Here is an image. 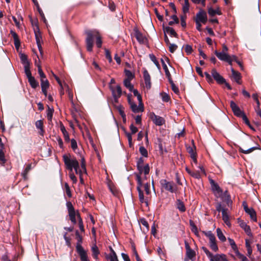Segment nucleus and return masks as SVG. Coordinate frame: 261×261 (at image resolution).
<instances>
[{
	"mask_svg": "<svg viewBox=\"0 0 261 261\" xmlns=\"http://www.w3.org/2000/svg\"><path fill=\"white\" fill-rule=\"evenodd\" d=\"M6 162L5 159V153L3 151L2 148L0 149V163L4 165Z\"/></svg>",
	"mask_w": 261,
	"mask_h": 261,
	"instance_id": "44",
	"label": "nucleus"
},
{
	"mask_svg": "<svg viewBox=\"0 0 261 261\" xmlns=\"http://www.w3.org/2000/svg\"><path fill=\"white\" fill-rule=\"evenodd\" d=\"M209 180L212 190L215 196L217 198L221 197L223 194V191L222 189L213 179H210Z\"/></svg>",
	"mask_w": 261,
	"mask_h": 261,
	"instance_id": "7",
	"label": "nucleus"
},
{
	"mask_svg": "<svg viewBox=\"0 0 261 261\" xmlns=\"http://www.w3.org/2000/svg\"><path fill=\"white\" fill-rule=\"evenodd\" d=\"M109 87L112 92L113 96L115 98H117L121 96L122 91L121 87L119 85H117L116 87L109 86Z\"/></svg>",
	"mask_w": 261,
	"mask_h": 261,
	"instance_id": "15",
	"label": "nucleus"
},
{
	"mask_svg": "<svg viewBox=\"0 0 261 261\" xmlns=\"http://www.w3.org/2000/svg\"><path fill=\"white\" fill-rule=\"evenodd\" d=\"M250 215V218L254 221H257L256 212L252 208H250L249 211L246 212Z\"/></svg>",
	"mask_w": 261,
	"mask_h": 261,
	"instance_id": "31",
	"label": "nucleus"
},
{
	"mask_svg": "<svg viewBox=\"0 0 261 261\" xmlns=\"http://www.w3.org/2000/svg\"><path fill=\"white\" fill-rule=\"evenodd\" d=\"M76 251L80 256L81 261H90L88 259L87 252L83 248L76 249Z\"/></svg>",
	"mask_w": 261,
	"mask_h": 261,
	"instance_id": "19",
	"label": "nucleus"
},
{
	"mask_svg": "<svg viewBox=\"0 0 261 261\" xmlns=\"http://www.w3.org/2000/svg\"><path fill=\"white\" fill-rule=\"evenodd\" d=\"M171 18L173 20L169 22V25H172L174 23H178L179 22L178 19L175 15H172Z\"/></svg>",
	"mask_w": 261,
	"mask_h": 261,
	"instance_id": "50",
	"label": "nucleus"
},
{
	"mask_svg": "<svg viewBox=\"0 0 261 261\" xmlns=\"http://www.w3.org/2000/svg\"><path fill=\"white\" fill-rule=\"evenodd\" d=\"M139 151L141 154L144 156H147L148 153L147 150L145 148V147L141 146L139 148Z\"/></svg>",
	"mask_w": 261,
	"mask_h": 261,
	"instance_id": "54",
	"label": "nucleus"
},
{
	"mask_svg": "<svg viewBox=\"0 0 261 261\" xmlns=\"http://www.w3.org/2000/svg\"><path fill=\"white\" fill-rule=\"evenodd\" d=\"M71 146L73 150H75L77 148V143H76V141H75V140H74L73 139H71Z\"/></svg>",
	"mask_w": 261,
	"mask_h": 261,
	"instance_id": "59",
	"label": "nucleus"
},
{
	"mask_svg": "<svg viewBox=\"0 0 261 261\" xmlns=\"http://www.w3.org/2000/svg\"><path fill=\"white\" fill-rule=\"evenodd\" d=\"M76 239H77V243L76 246V249L83 248L82 246V237L80 234V233L78 231H76L75 232Z\"/></svg>",
	"mask_w": 261,
	"mask_h": 261,
	"instance_id": "23",
	"label": "nucleus"
},
{
	"mask_svg": "<svg viewBox=\"0 0 261 261\" xmlns=\"http://www.w3.org/2000/svg\"><path fill=\"white\" fill-rule=\"evenodd\" d=\"M207 15L206 12L202 9H200L196 14L195 21L205 23L207 21Z\"/></svg>",
	"mask_w": 261,
	"mask_h": 261,
	"instance_id": "13",
	"label": "nucleus"
},
{
	"mask_svg": "<svg viewBox=\"0 0 261 261\" xmlns=\"http://www.w3.org/2000/svg\"><path fill=\"white\" fill-rule=\"evenodd\" d=\"M34 31L36 43L37 44H39L41 42L42 37L38 28L37 27V30H35Z\"/></svg>",
	"mask_w": 261,
	"mask_h": 261,
	"instance_id": "35",
	"label": "nucleus"
},
{
	"mask_svg": "<svg viewBox=\"0 0 261 261\" xmlns=\"http://www.w3.org/2000/svg\"><path fill=\"white\" fill-rule=\"evenodd\" d=\"M215 54L219 60L227 62L230 65H231L233 59L236 60L237 59L235 56L231 57L227 53H225L224 52H218L215 50Z\"/></svg>",
	"mask_w": 261,
	"mask_h": 261,
	"instance_id": "5",
	"label": "nucleus"
},
{
	"mask_svg": "<svg viewBox=\"0 0 261 261\" xmlns=\"http://www.w3.org/2000/svg\"><path fill=\"white\" fill-rule=\"evenodd\" d=\"M203 233L209 239L211 249L214 252H217L219 248L217 245L216 239L214 234L211 231H203Z\"/></svg>",
	"mask_w": 261,
	"mask_h": 261,
	"instance_id": "4",
	"label": "nucleus"
},
{
	"mask_svg": "<svg viewBox=\"0 0 261 261\" xmlns=\"http://www.w3.org/2000/svg\"><path fill=\"white\" fill-rule=\"evenodd\" d=\"M185 51L188 55H190L193 51L192 47L189 45H186L185 47Z\"/></svg>",
	"mask_w": 261,
	"mask_h": 261,
	"instance_id": "57",
	"label": "nucleus"
},
{
	"mask_svg": "<svg viewBox=\"0 0 261 261\" xmlns=\"http://www.w3.org/2000/svg\"><path fill=\"white\" fill-rule=\"evenodd\" d=\"M236 255L238 256L239 258H240L241 261H249L248 258L243 254H241L239 250H237L236 251Z\"/></svg>",
	"mask_w": 261,
	"mask_h": 261,
	"instance_id": "45",
	"label": "nucleus"
},
{
	"mask_svg": "<svg viewBox=\"0 0 261 261\" xmlns=\"http://www.w3.org/2000/svg\"><path fill=\"white\" fill-rule=\"evenodd\" d=\"M106 258L110 261H119L115 252L106 255Z\"/></svg>",
	"mask_w": 261,
	"mask_h": 261,
	"instance_id": "36",
	"label": "nucleus"
},
{
	"mask_svg": "<svg viewBox=\"0 0 261 261\" xmlns=\"http://www.w3.org/2000/svg\"><path fill=\"white\" fill-rule=\"evenodd\" d=\"M185 248L186 250V256L190 259H193L196 256L195 251L192 249L187 241H185Z\"/></svg>",
	"mask_w": 261,
	"mask_h": 261,
	"instance_id": "11",
	"label": "nucleus"
},
{
	"mask_svg": "<svg viewBox=\"0 0 261 261\" xmlns=\"http://www.w3.org/2000/svg\"><path fill=\"white\" fill-rule=\"evenodd\" d=\"M49 84L47 79H41L42 91L45 96H47V90L49 87Z\"/></svg>",
	"mask_w": 261,
	"mask_h": 261,
	"instance_id": "20",
	"label": "nucleus"
},
{
	"mask_svg": "<svg viewBox=\"0 0 261 261\" xmlns=\"http://www.w3.org/2000/svg\"><path fill=\"white\" fill-rule=\"evenodd\" d=\"M190 175L195 178H200L201 177L200 173L199 171H192Z\"/></svg>",
	"mask_w": 261,
	"mask_h": 261,
	"instance_id": "51",
	"label": "nucleus"
},
{
	"mask_svg": "<svg viewBox=\"0 0 261 261\" xmlns=\"http://www.w3.org/2000/svg\"><path fill=\"white\" fill-rule=\"evenodd\" d=\"M187 18V16L186 14L182 15L181 16V25L183 28H185L186 27V19Z\"/></svg>",
	"mask_w": 261,
	"mask_h": 261,
	"instance_id": "56",
	"label": "nucleus"
},
{
	"mask_svg": "<svg viewBox=\"0 0 261 261\" xmlns=\"http://www.w3.org/2000/svg\"><path fill=\"white\" fill-rule=\"evenodd\" d=\"M165 33L170 35L173 37H177V33L175 32L174 30L169 27H166L165 29Z\"/></svg>",
	"mask_w": 261,
	"mask_h": 261,
	"instance_id": "30",
	"label": "nucleus"
},
{
	"mask_svg": "<svg viewBox=\"0 0 261 261\" xmlns=\"http://www.w3.org/2000/svg\"><path fill=\"white\" fill-rule=\"evenodd\" d=\"M189 10V0H184V4L182 6V11L186 14Z\"/></svg>",
	"mask_w": 261,
	"mask_h": 261,
	"instance_id": "42",
	"label": "nucleus"
},
{
	"mask_svg": "<svg viewBox=\"0 0 261 261\" xmlns=\"http://www.w3.org/2000/svg\"><path fill=\"white\" fill-rule=\"evenodd\" d=\"M151 60L154 63L158 69L160 68V65L159 62L157 61L156 57L153 54L149 55Z\"/></svg>",
	"mask_w": 261,
	"mask_h": 261,
	"instance_id": "46",
	"label": "nucleus"
},
{
	"mask_svg": "<svg viewBox=\"0 0 261 261\" xmlns=\"http://www.w3.org/2000/svg\"><path fill=\"white\" fill-rule=\"evenodd\" d=\"M135 37L137 40L140 43H145L146 42V38L145 36L143 35L142 33H141L139 31H137L135 33Z\"/></svg>",
	"mask_w": 261,
	"mask_h": 261,
	"instance_id": "22",
	"label": "nucleus"
},
{
	"mask_svg": "<svg viewBox=\"0 0 261 261\" xmlns=\"http://www.w3.org/2000/svg\"><path fill=\"white\" fill-rule=\"evenodd\" d=\"M36 127L40 130L39 134L43 136L44 134L43 123L42 120H38L35 123Z\"/></svg>",
	"mask_w": 261,
	"mask_h": 261,
	"instance_id": "26",
	"label": "nucleus"
},
{
	"mask_svg": "<svg viewBox=\"0 0 261 261\" xmlns=\"http://www.w3.org/2000/svg\"><path fill=\"white\" fill-rule=\"evenodd\" d=\"M66 206L67 207L68 212H72V211H75L74 208V207H73V206L72 205V203L71 202H70V201L67 202V203H66Z\"/></svg>",
	"mask_w": 261,
	"mask_h": 261,
	"instance_id": "55",
	"label": "nucleus"
},
{
	"mask_svg": "<svg viewBox=\"0 0 261 261\" xmlns=\"http://www.w3.org/2000/svg\"><path fill=\"white\" fill-rule=\"evenodd\" d=\"M230 106L232 111L236 116L242 117L244 114H245L234 101H231L230 102Z\"/></svg>",
	"mask_w": 261,
	"mask_h": 261,
	"instance_id": "14",
	"label": "nucleus"
},
{
	"mask_svg": "<svg viewBox=\"0 0 261 261\" xmlns=\"http://www.w3.org/2000/svg\"><path fill=\"white\" fill-rule=\"evenodd\" d=\"M24 71L28 79L30 77L32 76L31 72L30 69L29 64H26L24 65Z\"/></svg>",
	"mask_w": 261,
	"mask_h": 261,
	"instance_id": "48",
	"label": "nucleus"
},
{
	"mask_svg": "<svg viewBox=\"0 0 261 261\" xmlns=\"http://www.w3.org/2000/svg\"><path fill=\"white\" fill-rule=\"evenodd\" d=\"M31 169V164H28L25 167L23 172L21 173L23 178L24 179H27V174Z\"/></svg>",
	"mask_w": 261,
	"mask_h": 261,
	"instance_id": "40",
	"label": "nucleus"
},
{
	"mask_svg": "<svg viewBox=\"0 0 261 261\" xmlns=\"http://www.w3.org/2000/svg\"><path fill=\"white\" fill-rule=\"evenodd\" d=\"M216 232H217V235L218 239L222 242H225L226 240V237L223 234L221 229L219 228H218L216 230Z\"/></svg>",
	"mask_w": 261,
	"mask_h": 261,
	"instance_id": "28",
	"label": "nucleus"
},
{
	"mask_svg": "<svg viewBox=\"0 0 261 261\" xmlns=\"http://www.w3.org/2000/svg\"><path fill=\"white\" fill-rule=\"evenodd\" d=\"M137 168L140 172V174H138L140 175L142 173H144L146 175L149 173L150 170L148 165H144L143 160L142 158L139 159L137 162Z\"/></svg>",
	"mask_w": 261,
	"mask_h": 261,
	"instance_id": "6",
	"label": "nucleus"
},
{
	"mask_svg": "<svg viewBox=\"0 0 261 261\" xmlns=\"http://www.w3.org/2000/svg\"><path fill=\"white\" fill-rule=\"evenodd\" d=\"M231 71L232 72V78L239 84H241V75L240 73L238 71H236L234 70L233 68L231 69Z\"/></svg>",
	"mask_w": 261,
	"mask_h": 261,
	"instance_id": "21",
	"label": "nucleus"
},
{
	"mask_svg": "<svg viewBox=\"0 0 261 261\" xmlns=\"http://www.w3.org/2000/svg\"><path fill=\"white\" fill-rule=\"evenodd\" d=\"M20 59L22 61V62L25 65L27 64L29 65V62L27 59V57L26 55L24 54H21L20 56Z\"/></svg>",
	"mask_w": 261,
	"mask_h": 261,
	"instance_id": "53",
	"label": "nucleus"
},
{
	"mask_svg": "<svg viewBox=\"0 0 261 261\" xmlns=\"http://www.w3.org/2000/svg\"><path fill=\"white\" fill-rule=\"evenodd\" d=\"M69 177L71 179V180L72 181L73 183L75 184L77 182V179L75 176L74 175L73 172H70L69 173Z\"/></svg>",
	"mask_w": 261,
	"mask_h": 261,
	"instance_id": "58",
	"label": "nucleus"
},
{
	"mask_svg": "<svg viewBox=\"0 0 261 261\" xmlns=\"http://www.w3.org/2000/svg\"><path fill=\"white\" fill-rule=\"evenodd\" d=\"M60 127L62 133H63L65 140L67 142H69L70 140L69 134L66 131L65 126L63 124H61Z\"/></svg>",
	"mask_w": 261,
	"mask_h": 261,
	"instance_id": "25",
	"label": "nucleus"
},
{
	"mask_svg": "<svg viewBox=\"0 0 261 261\" xmlns=\"http://www.w3.org/2000/svg\"><path fill=\"white\" fill-rule=\"evenodd\" d=\"M190 226L191 228L192 231L193 232H194L196 236H198V229L193 221H192V220L190 221Z\"/></svg>",
	"mask_w": 261,
	"mask_h": 261,
	"instance_id": "43",
	"label": "nucleus"
},
{
	"mask_svg": "<svg viewBox=\"0 0 261 261\" xmlns=\"http://www.w3.org/2000/svg\"><path fill=\"white\" fill-rule=\"evenodd\" d=\"M140 222L142 225H143L147 228V229H148L149 225H148V222L145 219L143 218V219H140Z\"/></svg>",
	"mask_w": 261,
	"mask_h": 261,
	"instance_id": "62",
	"label": "nucleus"
},
{
	"mask_svg": "<svg viewBox=\"0 0 261 261\" xmlns=\"http://www.w3.org/2000/svg\"><path fill=\"white\" fill-rule=\"evenodd\" d=\"M128 100L130 108L134 113H138L139 112L143 111L144 108L143 103H139V105L137 106L134 101L131 100L129 97H128Z\"/></svg>",
	"mask_w": 261,
	"mask_h": 261,
	"instance_id": "10",
	"label": "nucleus"
},
{
	"mask_svg": "<svg viewBox=\"0 0 261 261\" xmlns=\"http://www.w3.org/2000/svg\"><path fill=\"white\" fill-rule=\"evenodd\" d=\"M63 159L66 168L70 172L74 169L75 173L82 176L84 174H87L86 163L84 158H82L81 166L77 160L71 158L69 155L64 154Z\"/></svg>",
	"mask_w": 261,
	"mask_h": 261,
	"instance_id": "1",
	"label": "nucleus"
},
{
	"mask_svg": "<svg viewBox=\"0 0 261 261\" xmlns=\"http://www.w3.org/2000/svg\"><path fill=\"white\" fill-rule=\"evenodd\" d=\"M130 80L129 79H126L124 81V86L128 88L130 91H132L133 89V86L130 83Z\"/></svg>",
	"mask_w": 261,
	"mask_h": 261,
	"instance_id": "41",
	"label": "nucleus"
},
{
	"mask_svg": "<svg viewBox=\"0 0 261 261\" xmlns=\"http://www.w3.org/2000/svg\"><path fill=\"white\" fill-rule=\"evenodd\" d=\"M222 219L225 223L230 227L231 224L229 220V216L225 209H222Z\"/></svg>",
	"mask_w": 261,
	"mask_h": 261,
	"instance_id": "24",
	"label": "nucleus"
},
{
	"mask_svg": "<svg viewBox=\"0 0 261 261\" xmlns=\"http://www.w3.org/2000/svg\"><path fill=\"white\" fill-rule=\"evenodd\" d=\"M94 38L96 39V44L97 46L99 48L101 46L102 41L98 33L96 31H88L87 32V38L86 41L87 49L89 51H92V50L93 40Z\"/></svg>",
	"mask_w": 261,
	"mask_h": 261,
	"instance_id": "2",
	"label": "nucleus"
},
{
	"mask_svg": "<svg viewBox=\"0 0 261 261\" xmlns=\"http://www.w3.org/2000/svg\"><path fill=\"white\" fill-rule=\"evenodd\" d=\"M70 220L73 223L75 224L76 223V216H77V214H76L75 211L72 212H68Z\"/></svg>",
	"mask_w": 261,
	"mask_h": 261,
	"instance_id": "38",
	"label": "nucleus"
},
{
	"mask_svg": "<svg viewBox=\"0 0 261 261\" xmlns=\"http://www.w3.org/2000/svg\"><path fill=\"white\" fill-rule=\"evenodd\" d=\"M238 222L240 227L244 229L246 234L250 237H252V234L250 226L240 219H238Z\"/></svg>",
	"mask_w": 261,
	"mask_h": 261,
	"instance_id": "17",
	"label": "nucleus"
},
{
	"mask_svg": "<svg viewBox=\"0 0 261 261\" xmlns=\"http://www.w3.org/2000/svg\"><path fill=\"white\" fill-rule=\"evenodd\" d=\"M143 77L145 81L146 88L147 89H149L151 86L150 76L146 69L143 71Z\"/></svg>",
	"mask_w": 261,
	"mask_h": 261,
	"instance_id": "18",
	"label": "nucleus"
},
{
	"mask_svg": "<svg viewBox=\"0 0 261 261\" xmlns=\"http://www.w3.org/2000/svg\"><path fill=\"white\" fill-rule=\"evenodd\" d=\"M169 50L171 53H173L177 48V46L174 44H169Z\"/></svg>",
	"mask_w": 261,
	"mask_h": 261,
	"instance_id": "61",
	"label": "nucleus"
},
{
	"mask_svg": "<svg viewBox=\"0 0 261 261\" xmlns=\"http://www.w3.org/2000/svg\"><path fill=\"white\" fill-rule=\"evenodd\" d=\"M208 13L211 16H214L216 14L221 15V12L219 8H217L216 9H214L212 8H210L208 9Z\"/></svg>",
	"mask_w": 261,
	"mask_h": 261,
	"instance_id": "33",
	"label": "nucleus"
},
{
	"mask_svg": "<svg viewBox=\"0 0 261 261\" xmlns=\"http://www.w3.org/2000/svg\"><path fill=\"white\" fill-rule=\"evenodd\" d=\"M28 81L31 87L34 89H35L39 86V83L36 81L33 76H31L28 78Z\"/></svg>",
	"mask_w": 261,
	"mask_h": 261,
	"instance_id": "27",
	"label": "nucleus"
},
{
	"mask_svg": "<svg viewBox=\"0 0 261 261\" xmlns=\"http://www.w3.org/2000/svg\"><path fill=\"white\" fill-rule=\"evenodd\" d=\"M35 65L37 66L38 67V73L40 75V77L41 78V79H46V76H45V75L44 74V73H43L42 69H41V65L39 63H37V61H35Z\"/></svg>",
	"mask_w": 261,
	"mask_h": 261,
	"instance_id": "34",
	"label": "nucleus"
},
{
	"mask_svg": "<svg viewBox=\"0 0 261 261\" xmlns=\"http://www.w3.org/2000/svg\"><path fill=\"white\" fill-rule=\"evenodd\" d=\"M161 62H162L163 69L165 70L166 75L168 77V79H170L171 77V74H170V73L168 69L167 65L165 64L164 61L163 59H161Z\"/></svg>",
	"mask_w": 261,
	"mask_h": 261,
	"instance_id": "39",
	"label": "nucleus"
},
{
	"mask_svg": "<svg viewBox=\"0 0 261 261\" xmlns=\"http://www.w3.org/2000/svg\"><path fill=\"white\" fill-rule=\"evenodd\" d=\"M252 98L255 101L257 105H260V102L258 100V96L257 93H254L252 95Z\"/></svg>",
	"mask_w": 261,
	"mask_h": 261,
	"instance_id": "64",
	"label": "nucleus"
},
{
	"mask_svg": "<svg viewBox=\"0 0 261 261\" xmlns=\"http://www.w3.org/2000/svg\"><path fill=\"white\" fill-rule=\"evenodd\" d=\"M136 180L137 181L138 186L137 187V190L139 193V198L141 202L143 203L144 202V197L143 195V191L141 190V188L143 186V181L141 177V175L139 174L136 175Z\"/></svg>",
	"mask_w": 261,
	"mask_h": 261,
	"instance_id": "8",
	"label": "nucleus"
},
{
	"mask_svg": "<svg viewBox=\"0 0 261 261\" xmlns=\"http://www.w3.org/2000/svg\"><path fill=\"white\" fill-rule=\"evenodd\" d=\"M106 57L107 59H108L110 63H111L112 61V58L111 57L110 52L108 50L106 49Z\"/></svg>",
	"mask_w": 261,
	"mask_h": 261,
	"instance_id": "63",
	"label": "nucleus"
},
{
	"mask_svg": "<svg viewBox=\"0 0 261 261\" xmlns=\"http://www.w3.org/2000/svg\"><path fill=\"white\" fill-rule=\"evenodd\" d=\"M144 190L146 194L149 195L150 193V184L146 183L144 184Z\"/></svg>",
	"mask_w": 261,
	"mask_h": 261,
	"instance_id": "60",
	"label": "nucleus"
},
{
	"mask_svg": "<svg viewBox=\"0 0 261 261\" xmlns=\"http://www.w3.org/2000/svg\"><path fill=\"white\" fill-rule=\"evenodd\" d=\"M202 249L206 254L210 261H225L227 258L224 254H213L206 247H202Z\"/></svg>",
	"mask_w": 261,
	"mask_h": 261,
	"instance_id": "3",
	"label": "nucleus"
},
{
	"mask_svg": "<svg viewBox=\"0 0 261 261\" xmlns=\"http://www.w3.org/2000/svg\"><path fill=\"white\" fill-rule=\"evenodd\" d=\"M150 117L153 123L156 125L161 126L165 123V120L164 118L156 115L154 113L151 114Z\"/></svg>",
	"mask_w": 261,
	"mask_h": 261,
	"instance_id": "12",
	"label": "nucleus"
},
{
	"mask_svg": "<svg viewBox=\"0 0 261 261\" xmlns=\"http://www.w3.org/2000/svg\"><path fill=\"white\" fill-rule=\"evenodd\" d=\"M177 208L181 212H184L186 211V208L185 205L181 200H177Z\"/></svg>",
	"mask_w": 261,
	"mask_h": 261,
	"instance_id": "37",
	"label": "nucleus"
},
{
	"mask_svg": "<svg viewBox=\"0 0 261 261\" xmlns=\"http://www.w3.org/2000/svg\"><path fill=\"white\" fill-rule=\"evenodd\" d=\"M64 186H65V192H66L67 195L69 197H71L72 196V194H71V191L70 189V187H69L68 184L66 182V183H65Z\"/></svg>",
	"mask_w": 261,
	"mask_h": 261,
	"instance_id": "49",
	"label": "nucleus"
},
{
	"mask_svg": "<svg viewBox=\"0 0 261 261\" xmlns=\"http://www.w3.org/2000/svg\"><path fill=\"white\" fill-rule=\"evenodd\" d=\"M91 250L93 257L95 259H97L98 256L99 254V251L97 246L96 245H94L91 248Z\"/></svg>",
	"mask_w": 261,
	"mask_h": 261,
	"instance_id": "32",
	"label": "nucleus"
},
{
	"mask_svg": "<svg viewBox=\"0 0 261 261\" xmlns=\"http://www.w3.org/2000/svg\"><path fill=\"white\" fill-rule=\"evenodd\" d=\"M257 149V147H252L247 149H244L241 147H240L239 148V151L244 154H249Z\"/></svg>",
	"mask_w": 261,
	"mask_h": 261,
	"instance_id": "29",
	"label": "nucleus"
},
{
	"mask_svg": "<svg viewBox=\"0 0 261 261\" xmlns=\"http://www.w3.org/2000/svg\"><path fill=\"white\" fill-rule=\"evenodd\" d=\"M228 240L229 241V243L230 244V245L231 246L232 249L236 252L238 250L237 246L234 241V240L232 239L228 238Z\"/></svg>",
	"mask_w": 261,
	"mask_h": 261,
	"instance_id": "47",
	"label": "nucleus"
},
{
	"mask_svg": "<svg viewBox=\"0 0 261 261\" xmlns=\"http://www.w3.org/2000/svg\"><path fill=\"white\" fill-rule=\"evenodd\" d=\"M162 99L163 101L168 102L170 99L169 96L166 93H162L161 94Z\"/></svg>",
	"mask_w": 261,
	"mask_h": 261,
	"instance_id": "52",
	"label": "nucleus"
},
{
	"mask_svg": "<svg viewBox=\"0 0 261 261\" xmlns=\"http://www.w3.org/2000/svg\"><path fill=\"white\" fill-rule=\"evenodd\" d=\"M214 79L219 83L223 84L225 83V80L216 71L215 69H213L211 72Z\"/></svg>",
	"mask_w": 261,
	"mask_h": 261,
	"instance_id": "16",
	"label": "nucleus"
},
{
	"mask_svg": "<svg viewBox=\"0 0 261 261\" xmlns=\"http://www.w3.org/2000/svg\"><path fill=\"white\" fill-rule=\"evenodd\" d=\"M161 184L162 188H164L167 191L171 193H173L175 191L176 186L173 182L168 181L165 179H163L161 180Z\"/></svg>",
	"mask_w": 261,
	"mask_h": 261,
	"instance_id": "9",
	"label": "nucleus"
}]
</instances>
